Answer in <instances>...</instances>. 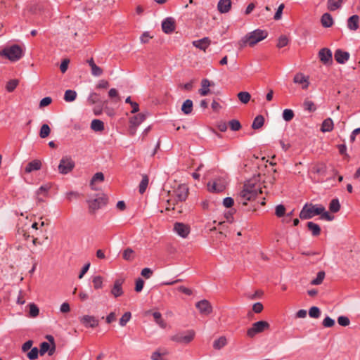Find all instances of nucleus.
Segmentation results:
<instances>
[{
  "instance_id": "1",
  "label": "nucleus",
  "mask_w": 360,
  "mask_h": 360,
  "mask_svg": "<svg viewBox=\"0 0 360 360\" xmlns=\"http://www.w3.org/2000/svg\"><path fill=\"white\" fill-rule=\"evenodd\" d=\"M262 193L260 175L258 174L252 176L245 183L243 188L238 193L236 200L243 205H247L248 201L254 200Z\"/></svg>"
},
{
  "instance_id": "2",
  "label": "nucleus",
  "mask_w": 360,
  "mask_h": 360,
  "mask_svg": "<svg viewBox=\"0 0 360 360\" xmlns=\"http://www.w3.org/2000/svg\"><path fill=\"white\" fill-rule=\"evenodd\" d=\"M267 37V32L261 30H255L245 34L238 41V47L243 49L246 46H254Z\"/></svg>"
},
{
  "instance_id": "3",
  "label": "nucleus",
  "mask_w": 360,
  "mask_h": 360,
  "mask_svg": "<svg viewBox=\"0 0 360 360\" xmlns=\"http://www.w3.org/2000/svg\"><path fill=\"white\" fill-rule=\"evenodd\" d=\"M324 210L325 207L322 205L306 203L300 213V217L302 219H309L316 215L321 214Z\"/></svg>"
},
{
  "instance_id": "4",
  "label": "nucleus",
  "mask_w": 360,
  "mask_h": 360,
  "mask_svg": "<svg viewBox=\"0 0 360 360\" xmlns=\"http://www.w3.org/2000/svg\"><path fill=\"white\" fill-rule=\"evenodd\" d=\"M0 55L11 61H16L22 56V50L20 46L15 44L10 47L4 48L0 52Z\"/></svg>"
},
{
  "instance_id": "5",
  "label": "nucleus",
  "mask_w": 360,
  "mask_h": 360,
  "mask_svg": "<svg viewBox=\"0 0 360 360\" xmlns=\"http://www.w3.org/2000/svg\"><path fill=\"white\" fill-rule=\"evenodd\" d=\"M269 329L270 325L267 321H259L252 324V327L247 330V335L250 337H253Z\"/></svg>"
},
{
  "instance_id": "6",
  "label": "nucleus",
  "mask_w": 360,
  "mask_h": 360,
  "mask_svg": "<svg viewBox=\"0 0 360 360\" xmlns=\"http://www.w3.org/2000/svg\"><path fill=\"white\" fill-rule=\"evenodd\" d=\"M75 166L74 160L70 156H64L60 160L58 172L62 174H67L72 171Z\"/></svg>"
},
{
  "instance_id": "7",
  "label": "nucleus",
  "mask_w": 360,
  "mask_h": 360,
  "mask_svg": "<svg viewBox=\"0 0 360 360\" xmlns=\"http://www.w3.org/2000/svg\"><path fill=\"white\" fill-rule=\"evenodd\" d=\"M226 181L224 178L215 179L212 181L208 182L207 188L209 191L212 193L223 192L226 187Z\"/></svg>"
},
{
  "instance_id": "8",
  "label": "nucleus",
  "mask_w": 360,
  "mask_h": 360,
  "mask_svg": "<svg viewBox=\"0 0 360 360\" xmlns=\"http://www.w3.org/2000/svg\"><path fill=\"white\" fill-rule=\"evenodd\" d=\"M107 200V196L104 194L98 195L94 200H88L90 212L94 213L96 210L105 205Z\"/></svg>"
},
{
  "instance_id": "9",
  "label": "nucleus",
  "mask_w": 360,
  "mask_h": 360,
  "mask_svg": "<svg viewBox=\"0 0 360 360\" xmlns=\"http://www.w3.org/2000/svg\"><path fill=\"white\" fill-rule=\"evenodd\" d=\"M319 58L320 61L326 65H331L333 63V55L331 51L328 48H323L319 51Z\"/></svg>"
},
{
  "instance_id": "10",
  "label": "nucleus",
  "mask_w": 360,
  "mask_h": 360,
  "mask_svg": "<svg viewBox=\"0 0 360 360\" xmlns=\"http://www.w3.org/2000/svg\"><path fill=\"white\" fill-rule=\"evenodd\" d=\"M195 307L198 309L199 312L202 315L207 316L212 311V305L207 300H202L198 302L195 304Z\"/></svg>"
},
{
  "instance_id": "11",
  "label": "nucleus",
  "mask_w": 360,
  "mask_h": 360,
  "mask_svg": "<svg viewBox=\"0 0 360 360\" xmlns=\"http://www.w3.org/2000/svg\"><path fill=\"white\" fill-rule=\"evenodd\" d=\"M174 230L179 236L184 238H186L191 231L190 226L181 222H176L174 224Z\"/></svg>"
},
{
  "instance_id": "12",
  "label": "nucleus",
  "mask_w": 360,
  "mask_h": 360,
  "mask_svg": "<svg viewBox=\"0 0 360 360\" xmlns=\"http://www.w3.org/2000/svg\"><path fill=\"white\" fill-rule=\"evenodd\" d=\"M124 281L122 278L116 279L114 281L113 286L110 290V293L115 298H117L124 294L122 289Z\"/></svg>"
},
{
  "instance_id": "13",
  "label": "nucleus",
  "mask_w": 360,
  "mask_h": 360,
  "mask_svg": "<svg viewBox=\"0 0 360 360\" xmlns=\"http://www.w3.org/2000/svg\"><path fill=\"white\" fill-rule=\"evenodd\" d=\"M80 323L85 327L95 328L98 325V319L94 316L85 315L79 318Z\"/></svg>"
},
{
  "instance_id": "14",
  "label": "nucleus",
  "mask_w": 360,
  "mask_h": 360,
  "mask_svg": "<svg viewBox=\"0 0 360 360\" xmlns=\"http://www.w3.org/2000/svg\"><path fill=\"white\" fill-rule=\"evenodd\" d=\"M52 344V347H51L50 344L47 342H43L40 345L39 354L41 356L44 355L46 352H48L49 356L53 354L56 346L53 342L54 339H48Z\"/></svg>"
},
{
  "instance_id": "15",
  "label": "nucleus",
  "mask_w": 360,
  "mask_h": 360,
  "mask_svg": "<svg viewBox=\"0 0 360 360\" xmlns=\"http://www.w3.org/2000/svg\"><path fill=\"white\" fill-rule=\"evenodd\" d=\"M293 82L302 85V89H307L309 86V77L305 76L303 73L298 72L295 74L293 78Z\"/></svg>"
},
{
  "instance_id": "16",
  "label": "nucleus",
  "mask_w": 360,
  "mask_h": 360,
  "mask_svg": "<svg viewBox=\"0 0 360 360\" xmlns=\"http://www.w3.org/2000/svg\"><path fill=\"white\" fill-rule=\"evenodd\" d=\"M162 31L166 34H170L175 30V20L174 18L169 17L165 19L162 22Z\"/></svg>"
},
{
  "instance_id": "17",
  "label": "nucleus",
  "mask_w": 360,
  "mask_h": 360,
  "mask_svg": "<svg viewBox=\"0 0 360 360\" xmlns=\"http://www.w3.org/2000/svg\"><path fill=\"white\" fill-rule=\"evenodd\" d=\"M188 188L185 185H180L174 191V194L176 200L183 202L185 201L188 197Z\"/></svg>"
},
{
  "instance_id": "18",
  "label": "nucleus",
  "mask_w": 360,
  "mask_h": 360,
  "mask_svg": "<svg viewBox=\"0 0 360 360\" xmlns=\"http://www.w3.org/2000/svg\"><path fill=\"white\" fill-rule=\"evenodd\" d=\"M146 117V114L139 113L130 119V124H131V127H134V129H131L132 134H134L136 128L145 120Z\"/></svg>"
},
{
  "instance_id": "19",
  "label": "nucleus",
  "mask_w": 360,
  "mask_h": 360,
  "mask_svg": "<svg viewBox=\"0 0 360 360\" xmlns=\"http://www.w3.org/2000/svg\"><path fill=\"white\" fill-rule=\"evenodd\" d=\"M193 46L205 51L208 46L211 44V40L209 37H204L199 40H195L192 42Z\"/></svg>"
},
{
  "instance_id": "20",
  "label": "nucleus",
  "mask_w": 360,
  "mask_h": 360,
  "mask_svg": "<svg viewBox=\"0 0 360 360\" xmlns=\"http://www.w3.org/2000/svg\"><path fill=\"white\" fill-rule=\"evenodd\" d=\"M335 60L340 64H344L349 58V53L341 49H337L334 55Z\"/></svg>"
},
{
  "instance_id": "21",
  "label": "nucleus",
  "mask_w": 360,
  "mask_h": 360,
  "mask_svg": "<svg viewBox=\"0 0 360 360\" xmlns=\"http://www.w3.org/2000/svg\"><path fill=\"white\" fill-rule=\"evenodd\" d=\"M41 162L39 160H34L30 162L25 168L26 173H31L33 171H37L41 168Z\"/></svg>"
},
{
  "instance_id": "22",
  "label": "nucleus",
  "mask_w": 360,
  "mask_h": 360,
  "mask_svg": "<svg viewBox=\"0 0 360 360\" xmlns=\"http://www.w3.org/2000/svg\"><path fill=\"white\" fill-rule=\"evenodd\" d=\"M231 8V0H219L217 4V9L221 13H228Z\"/></svg>"
},
{
  "instance_id": "23",
  "label": "nucleus",
  "mask_w": 360,
  "mask_h": 360,
  "mask_svg": "<svg viewBox=\"0 0 360 360\" xmlns=\"http://www.w3.org/2000/svg\"><path fill=\"white\" fill-rule=\"evenodd\" d=\"M359 17L354 15L347 20V27L350 30L355 31L359 28Z\"/></svg>"
},
{
  "instance_id": "24",
  "label": "nucleus",
  "mask_w": 360,
  "mask_h": 360,
  "mask_svg": "<svg viewBox=\"0 0 360 360\" xmlns=\"http://www.w3.org/2000/svg\"><path fill=\"white\" fill-rule=\"evenodd\" d=\"M87 63L91 67V74L94 76L98 77L103 74V70L96 65L93 58L88 60Z\"/></svg>"
},
{
  "instance_id": "25",
  "label": "nucleus",
  "mask_w": 360,
  "mask_h": 360,
  "mask_svg": "<svg viewBox=\"0 0 360 360\" xmlns=\"http://www.w3.org/2000/svg\"><path fill=\"white\" fill-rule=\"evenodd\" d=\"M343 0H328L327 8L330 11L338 10L342 6Z\"/></svg>"
},
{
  "instance_id": "26",
  "label": "nucleus",
  "mask_w": 360,
  "mask_h": 360,
  "mask_svg": "<svg viewBox=\"0 0 360 360\" xmlns=\"http://www.w3.org/2000/svg\"><path fill=\"white\" fill-rule=\"evenodd\" d=\"M201 86L202 88L199 90L200 94L202 96H207L210 93V82L207 79H203L201 81Z\"/></svg>"
},
{
  "instance_id": "27",
  "label": "nucleus",
  "mask_w": 360,
  "mask_h": 360,
  "mask_svg": "<svg viewBox=\"0 0 360 360\" xmlns=\"http://www.w3.org/2000/svg\"><path fill=\"white\" fill-rule=\"evenodd\" d=\"M333 126L334 124L332 119L327 118L323 120L321 124V130L323 132H330L333 129Z\"/></svg>"
},
{
  "instance_id": "28",
  "label": "nucleus",
  "mask_w": 360,
  "mask_h": 360,
  "mask_svg": "<svg viewBox=\"0 0 360 360\" xmlns=\"http://www.w3.org/2000/svg\"><path fill=\"white\" fill-rule=\"evenodd\" d=\"M321 21L324 27H330L333 24V19L331 15L328 13H326L322 15Z\"/></svg>"
},
{
  "instance_id": "29",
  "label": "nucleus",
  "mask_w": 360,
  "mask_h": 360,
  "mask_svg": "<svg viewBox=\"0 0 360 360\" xmlns=\"http://www.w3.org/2000/svg\"><path fill=\"white\" fill-rule=\"evenodd\" d=\"M104 181V175L102 172L96 173L91 181L90 186L93 190H97L95 186L96 182H103Z\"/></svg>"
},
{
  "instance_id": "30",
  "label": "nucleus",
  "mask_w": 360,
  "mask_h": 360,
  "mask_svg": "<svg viewBox=\"0 0 360 360\" xmlns=\"http://www.w3.org/2000/svg\"><path fill=\"white\" fill-rule=\"evenodd\" d=\"M307 226L314 236L320 235L321 228L317 224H315L312 221H309L307 224Z\"/></svg>"
},
{
  "instance_id": "31",
  "label": "nucleus",
  "mask_w": 360,
  "mask_h": 360,
  "mask_svg": "<svg viewBox=\"0 0 360 360\" xmlns=\"http://www.w3.org/2000/svg\"><path fill=\"white\" fill-rule=\"evenodd\" d=\"M135 252L130 248L125 249L122 253V257L124 260L131 262L135 259Z\"/></svg>"
},
{
  "instance_id": "32",
  "label": "nucleus",
  "mask_w": 360,
  "mask_h": 360,
  "mask_svg": "<svg viewBox=\"0 0 360 360\" xmlns=\"http://www.w3.org/2000/svg\"><path fill=\"white\" fill-rule=\"evenodd\" d=\"M91 128L94 131H102L104 130V123L100 120L95 119L91 123Z\"/></svg>"
},
{
  "instance_id": "33",
  "label": "nucleus",
  "mask_w": 360,
  "mask_h": 360,
  "mask_svg": "<svg viewBox=\"0 0 360 360\" xmlns=\"http://www.w3.org/2000/svg\"><path fill=\"white\" fill-rule=\"evenodd\" d=\"M181 110L185 115H189L193 110V101L190 99L186 100L181 106Z\"/></svg>"
},
{
  "instance_id": "34",
  "label": "nucleus",
  "mask_w": 360,
  "mask_h": 360,
  "mask_svg": "<svg viewBox=\"0 0 360 360\" xmlns=\"http://www.w3.org/2000/svg\"><path fill=\"white\" fill-rule=\"evenodd\" d=\"M264 117L262 115H257L255 118V120L252 124V128L254 129H260L264 125Z\"/></svg>"
},
{
  "instance_id": "35",
  "label": "nucleus",
  "mask_w": 360,
  "mask_h": 360,
  "mask_svg": "<svg viewBox=\"0 0 360 360\" xmlns=\"http://www.w3.org/2000/svg\"><path fill=\"white\" fill-rule=\"evenodd\" d=\"M77 98V92L74 90H66L64 94V100L66 102H72Z\"/></svg>"
},
{
  "instance_id": "36",
  "label": "nucleus",
  "mask_w": 360,
  "mask_h": 360,
  "mask_svg": "<svg viewBox=\"0 0 360 360\" xmlns=\"http://www.w3.org/2000/svg\"><path fill=\"white\" fill-rule=\"evenodd\" d=\"M103 278L101 276H96L92 278V283L95 290H98L103 288Z\"/></svg>"
},
{
  "instance_id": "37",
  "label": "nucleus",
  "mask_w": 360,
  "mask_h": 360,
  "mask_svg": "<svg viewBox=\"0 0 360 360\" xmlns=\"http://www.w3.org/2000/svg\"><path fill=\"white\" fill-rule=\"evenodd\" d=\"M238 98L241 103L246 104L250 101L251 96L247 91H241L238 94Z\"/></svg>"
},
{
  "instance_id": "38",
  "label": "nucleus",
  "mask_w": 360,
  "mask_h": 360,
  "mask_svg": "<svg viewBox=\"0 0 360 360\" xmlns=\"http://www.w3.org/2000/svg\"><path fill=\"white\" fill-rule=\"evenodd\" d=\"M50 133H51V129H50L49 126L46 124H42V126L41 127V129H40V131H39V136L41 139H44V138H46L47 136H49Z\"/></svg>"
},
{
  "instance_id": "39",
  "label": "nucleus",
  "mask_w": 360,
  "mask_h": 360,
  "mask_svg": "<svg viewBox=\"0 0 360 360\" xmlns=\"http://www.w3.org/2000/svg\"><path fill=\"white\" fill-rule=\"evenodd\" d=\"M148 177L146 175H143L139 184V193L141 194H143L146 191L148 185Z\"/></svg>"
},
{
  "instance_id": "40",
  "label": "nucleus",
  "mask_w": 360,
  "mask_h": 360,
  "mask_svg": "<svg viewBox=\"0 0 360 360\" xmlns=\"http://www.w3.org/2000/svg\"><path fill=\"white\" fill-rule=\"evenodd\" d=\"M51 188V186L46 184V185H43L41 186H40L39 188V189L36 191V194L37 196L40 195L41 194H43L44 195H47V193L48 191H49ZM37 199L39 201H43L42 199L39 198V197H37Z\"/></svg>"
},
{
  "instance_id": "41",
  "label": "nucleus",
  "mask_w": 360,
  "mask_h": 360,
  "mask_svg": "<svg viewBox=\"0 0 360 360\" xmlns=\"http://www.w3.org/2000/svg\"><path fill=\"white\" fill-rule=\"evenodd\" d=\"M329 209L332 212H338L340 209V205L338 199H333L329 205Z\"/></svg>"
},
{
  "instance_id": "42",
  "label": "nucleus",
  "mask_w": 360,
  "mask_h": 360,
  "mask_svg": "<svg viewBox=\"0 0 360 360\" xmlns=\"http://www.w3.org/2000/svg\"><path fill=\"white\" fill-rule=\"evenodd\" d=\"M227 345L226 339H215L212 346L215 349H220Z\"/></svg>"
},
{
  "instance_id": "43",
  "label": "nucleus",
  "mask_w": 360,
  "mask_h": 360,
  "mask_svg": "<svg viewBox=\"0 0 360 360\" xmlns=\"http://www.w3.org/2000/svg\"><path fill=\"white\" fill-rule=\"evenodd\" d=\"M325 278V272L324 271H319L318 274H317V276L316 277V278L313 279L311 281V285H320L323 279Z\"/></svg>"
},
{
  "instance_id": "44",
  "label": "nucleus",
  "mask_w": 360,
  "mask_h": 360,
  "mask_svg": "<svg viewBox=\"0 0 360 360\" xmlns=\"http://www.w3.org/2000/svg\"><path fill=\"white\" fill-rule=\"evenodd\" d=\"M294 116V112L290 109H285L283 112V118L286 122L291 121Z\"/></svg>"
},
{
  "instance_id": "45",
  "label": "nucleus",
  "mask_w": 360,
  "mask_h": 360,
  "mask_svg": "<svg viewBox=\"0 0 360 360\" xmlns=\"http://www.w3.org/2000/svg\"><path fill=\"white\" fill-rule=\"evenodd\" d=\"M18 84V80L11 79L7 82L6 89L8 92H12L17 87Z\"/></svg>"
},
{
  "instance_id": "46",
  "label": "nucleus",
  "mask_w": 360,
  "mask_h": 360,
  "mask_svg": "<svg viewBox=\"0 0 360 360\" xmlns=\"http://www.w3.org/2000/svg\"><path fill=\"white\" fill-rule=\"evenodd\" d=\"M153 316L154 319V321L161 327L165 326V322L163 319H162V315L158 311H155L153 313Z\"/></svg>"
},
{
  "instance_id": "47",
  "label": "nucleus",
  "mask_w": 360,
  "mask_h": 360,
  "mask_svg": "<svg viewBox=\"0 0 360 360\" xmlns=\"http://www.w3.org/2000/svg\"><path fill=\"white\" fill-rule=\"evenodd\" d=\"M39 353V350L37 347H33L31 350L27 353V357L30 360H35L38 358V354Z\"/></svg>"
},
{
  "instance_id": "48",
  "label": "nucleus",
  "mask_w": 360,
  "mask_h": 360,
  "mask_svg": "<svg viewBox=\"0 0 360 360\" xmlns=\"http://www.w3.org/2000/svg\"><path fill=\"white\" fill-rule=\"evenodd\" d=\"M131 314L130 312H125L120 319V324L122 326H124L130 320Z\"/></svg>"
},
{
  "instance_id": "49",
  "label": "nucleus",
  "mask_w": 360,
  "mask_h": 360,
  "mask_svg": "<svg viewBox=\"0 0 360 360\" xmlns=\"http://www.w3.org/2000/svg\"><path fill=\"white\" fill-rule=\"evenodd\" d=\"M229 127L233 131H238L241 128L240 122L237 120H232L229 122Z\"/></svg>"
},
{
  "instance_id": "50",
  "label": "nucleus",
  "mask_w": 360,
  "mask_h": 360,
  "mask_svg": "<svg viewBox=\"0 0 360 360\" xmlns=\"http://www.w3.org/2000/svg\"><path fill=\"white\" fill-rule=\"evenodd\" d=\"M285 207L283 205H278L276 207L275 214L278 217H282L285 215Z\"/></svg>"
},
{
  "instance_id": "51",
  "label": "nucleus",
  "mask_w": 360,
  "mask_h": 360,
  "mask_svg": "<svg viewBox=\"0 0 360 360\" xmlns=\"http://www.w3.org/2000/svg\"><path fill=\"white\" fill-rule=\"evenodd\" d=\"M320 310L316 307H311L309 311V315L311 318H318L320 316Z\"/></svg>"
},
{
  "instance_id": "52",
  "label": "nucleus",
  "mask_w": 360,
  "mask_h": 360,
  "mask_svg": "<svg viewBox=\"0 0 360 360\" xmlns=\"http://www.w3.org/2000/svg\"><path fill=\"white\" fill-rule=\"evenodd\" d=\"M30 315L32 317H36L39 313V308L34 304H30Z\"/></svg>"
},
{
  "instance_id": "53",
  "label": "nucleus",
  "mask_w": 360,
  "mask_h": 360,
  "mask_svg": "<svg viewBox=\"0 0 360 360\" xmlns=\"http://www.w3.org/2000/svg\"><path fill=\"white\" fill-rule=\"evenodd\" d=\"M304 108L305 110H309V112H313L316 110V107L314 103L309 100H305L304 102Z\"/></svg>"
},
{
  "instance_id": "54",
  "label": "nucleus",
  "mask_w": 360,
  "mask_h": 360,
  "mask_svg": "<svg viewBox=\"0 0 360 360\" xmlns=\"http://www.w3.org/2000/svg\"><path fill=\"white\" fill-rule=\"evenodd\" d=\"M338 323L339 325H340L342 326H347L349 325L350 321L348 317L341 316L338 317Z\"/></svg>"
},
{
  "instance_id": "55",
  "label": "nucleus",
  "mask_w": 360,
  "mask_h": 360,
  "mask_svg": "<svg viewBox=\"0 0 360 360\" xmlns=\"http://www.w3.org/2000/svg\"><path fill=\"white\" fill-rule=\"evenodd\" d=\"M288 43V39L285 36H281L278 40L277 43V47L278 48H283L285 46H287Z\"/></svg>"
},
{
  "instance_id": "56",
  "label": "nucleus",
  "mask_w": 360,
  "mask_h": 360,
  "mask_svg": "<svg viewBox=\"0 0 360 360\" xmlns=\"http://www.w3.org/2000/svg\"><path fill=\"white\" fill-rule=\"evenodd\" d=\"M284 7H285V6H284L283 4H281L278 6V9H277V11H276V13L274 15V20H280L281 18L282 13H283V10Z\"/></svg>"
},
{
  "instance_id": "57",
  "label": "nucleus",
  "mask_w": 360,
  "mask_h": 360,
  "mask_svg": "<svg viewBox=\"0 0 360 360\" xmlns=\"http://www.w3.org/2000/svg\"><path fill=\"white\" fill-rule=\"evenodd\" d=\"M313 172L316 174H324L326 173V166L323 165H316L313 168Z\"/></svg>"
},
{
  "instance_id": "58",
  "label": "nucleus",
  "mask_w": 360,
  "mask_h": 360,
  "mask_svg": "<svg viewBox=\"0 0 360 360\" xmlns=\"http://www.w3.org/2000/svg\"><path fill=\"white\" fill-rule=\"evenodd\" d=\"M335 325V321L331 318L327 316L323 321V326L324 327H332Z\"/></svg>"
},
{
  "instance_id": "59",
  "label": "nucleus",
  "mask_w": 360,
  "mask_h": 360,
  "mask_svg": "<svg viewBox=\"0 0 360 360\" xmlns=\"http://www.w3.org/2000/svg\"><path fill=\"white\" fill-rule=\"evenodd\" d=\"M234 200L231 197H226L223 200V205L224 207L229 208L233 205Z\"/></svg>"
},
{
  "instance_id": "60",
  "label": "nucleus",
  "mask_w": 360,
  "mask_h": 360,
  "mask_svg": "<svg viewBox=\"0 0 360 360\" xmlns=\"http://www.w3.org/2000/svg\"><path fill=\"white\" fill-rule=\"evenodd\" d=\"M144 281L143 279L139 278L136 281L135 290L136 292H141L143 288Z\"/></svg>"
},
{
  "instance_id": "61",
  "label": "nucleus",
  "mask_w": 360,
  "mask_h": 360,
  "mask_svg": "<svg viewBox=\"0 0 360 360\" xmlns=\"http://www.w3.org/2000/svg\"><path fill=\"white\" fill-rule=\"evenodd\" d=\"M141 274L144 278H149L153 274V271L150 268H144L141 270Z\"/></svg>"
},
{
  "instance_id": "62",
  "label": "nucleus",
  "mask_w": 360,
  "mask_h": 360,
  "mask_svg": "<svg viewBox=\"0 0 360 360\" xmlns=\"http://www.w3.org/2000/svg\"><path fill=\"white\" fill-rule=\"evenodd\" d=\"M263 305L261 302L255 303L252 306V311L255 313L259 314L263 310Z\"/></svg>"
},
{
  "instance_id": "63",
  "label": "nucleus",
  "mask_w": 360,
  "mask_h": 360,
  "mask_svg": "<svg viewBox=\"0 0 360 360\" xmlns=\"http://www.w3.org/2000/svg\"><path fill=\"white\" fill-rule=\"evenodd\" d=\"M69 63H70V60L68 59H64L62 61V63L60 65V70L63 73H65L67 71Z\"/></svg>"
},
{
  "instance_id": "64",
  "label": "nucleus",
  "mask_w": 360,
  "mask_h": 360,
  "mask_svg": "<svg viewBox=\"0 0 360 360\" xmlns=\"http://www.w3.org/2000/svg\"><path fill=\"white\" fill-rule=\"evenodd\" d=\"M262 295V292L259 290H257L255 293L250 294L247 293L246 297L250 300H255L256 298L260 297Z\"/></svg>"
}]
</instances>
